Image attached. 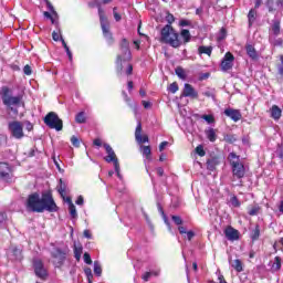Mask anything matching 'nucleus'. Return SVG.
Returning <instances> with one entry per match:
<instances>
[{
	"mask_svg": "<svg viewBox=\"0 0 283 283\" xmlns=\"http://www.w3.org/2000/svg\"><path fill=\"white\" fill-rule=\"evenodd\" d=\"M255 19H258V11L251 9L248 13L249 28L255 23Z\"/></svg>",
	"mask_w": 283,
	"mask_h": 283,
	"instance_id": "nucleus-22",
	"label": "nucleus"
},
{
	"mask_svg": "<svg viewBox=\"0 0 283 283\" xmlns=\"http://www.w3.org/2000/svg\"><path fill=\"white\" fill-rule=\"evenodd\" d=\"M161 41L171 48H180L182 45V41H180L178 32H176L174 27L169 24H166L161 29Z\"/></svg>",
	"mask_w": 283,
	"mask_h": 283,
	"instance_id": "nucleus-3",
	"label": "nucleus"
},
{
	"mask_svg": "<svg viewBox=\"0 0 283 283\" xmlns=\"http://www.w3.org/2000/svg\"><path fill=\"white\" fill-rule=\"evenodd\" d=\"M7 218L8 217H6V213L0 212V227H1V224H3V222H6Z\"/></svg>",
	"mask_w": 283,
	"mask_h": 283,
	"instance_id": "nucleus-59",
	"label": "nucleus"
},
{
	"mask_svg": "<svg viewBox=\"0 0 283 283\" xmlns=\"http://www.w3.org/2000/svg\"><path fill=\"white\" fill-rule=\"evenodd\" d=\"M266 6L269 8V12H273V11L277 10V8H275V6H274L273 0H268Z\"/></svg>",
	"mask_w": 283,
	"mask_h": 283,
	"instance_id": "nucleus-44",
	"label": "nucleus"
},
{
	"mask_svg": "<svg viewBox=\"0 0 283 283\" xmlns=\"http://www.w3.org/2000/svg\"><path fill=\"white\" fill-rule=\"evenodd\" d=\"M34 273L40 280H45L48 277V270L43 265V261L35 259L33 260Z\"/></svg>",
	"mask_w": 283,
	"mask_h": 283,
	"instance_id": "nucleus-10",
	"label": "nucleus"
},
{
	"mask_svg": "<svg viewBox=\"0 0 283 283\" xmlns=\"http://www.w3.org/2000/svg\"><path fill=\"white\" fill-rule=\"evenodd\" d=\"M83 253V248L82 247H78L74 249V255H75V260H81V255Z\"/></svg>",
	"mask_w": 283,
	"mask_h": 283,
	"instance_id": "nucleus-38",
	"label": "nucleus"
},
{
	"mask_svg": "<svg viewBox=\"0 0 283 283\" xmlns=\"http://www.w3.org/2000/svg\"><path fill=\"white\" fill-rule=\"evenodd\" d=\"M212 52H213V46L201 45L198 48L199 54H207V56H211Z\"/></svg>",
	"mask_w": 283,
	"mask_h": 283,
	"instance_id": "nucleus-24",
	"label": "nucleus"
},
{
	"mask_svg": "<svg viewBox=\"0 0 283 283\" xmlns=\"http://www.w3.org/2000/svg\"><path fill=\"white\" fill-rule=\"evenodd\" d=\"M205 133L208 140H210V143H216V140H218V135L216 134V129L209 128Z\"/></svg>",
	"mask_w": 283,
	"mask_h": 283,
	"instance_id": "nucleus-21",
	"label": "nucleus"
},
{
	"mask_svg": "<svg viewBox=\"0 0 283 283\" xmlns=\"http://www.w3.org/2000/svg\"><path fill=\"white\" fill-rule=\"evenodd\" d=\"M169 92H171V94H176V92H178V83L174 82L169 85L168 87Z\"/></svg>",
	"mask_w": 283,
	"mask_h": 283,
	"instance_id": "nucleus-42",
	"label": "nucleus"
},
{
	"mask_svg": "<svg viewBox=\"0 0 283 283\" xmlns=\"http://www.w3.org/2000/svg\"><path fill=\"white\" fill-rule=\"evenodd\" d=\"M233 61H235V57L231 54V52H227L221 61L222 72H229V70L233 67Z\"/></svg>",
	"mask_w": 283,
	"mask_h": 283,
	"instance_id": "nucleus-12",
	"label": "nucleus"
},
{
	"mask_svg": "<svg viewBox=\"0 0 283 283\" xmlns=\"http://www.w3.org/2000/svg\"><path fill=\"white\" fill-rule=\"evenodd\" d=\"M67 255V248H53L51 251V258L54 266L57 269L63 266V262H65V258Z\"/></svg>",
	"mask_w": 283,
	"mask_h": 283,
	"instance_id": "nucleus-5",
	"label": "nucleus"
},
{
	"mask_svg": "<svg viewBox=\"0 0 283 283\" xmlns=\"http://www.w3.org/2000/svg\"><path fill=\"white\" fill-rule=\"evenodd\" d=\"M181 96L190 97V98H198V92H196V88H193V86H191V84H185Z\"/></svg>",
	"mask_w": 283,
	"mask_h": 283,
	"instance_id": "nucleus-17",
	"label": "nucleus"
},
{
	"mask_svg": "<svg viewBox=\"0 0 283 283\" xmlns=\"http://www.w3.org/2000/svg\"><path fill=\"white\" fill-rule=\"evenodd\" d=\"M245 52L248 54V56H250V59H252V61H258L259 55H258V51L255 50V48L251 44L245 45Z\"/></svg>",
	"mask_w": 283,
	"mask_h": 283,
	"instance_id": "nucleus-18",
	"label": "nucleus"
},
{
	"mask_svg": "<svg viewBox=\"0 0 283 283\" xmlns=\"http://www.w3.org/2000/svg\"><path fill=\"white\" fill-rule=\"evenodd\" d=\"M11 254L13 256V260H23V253L21 251V249L14 247V248H11Z\"/></svg>",
	"mask_w": 283,
	"mask_h": 283,
	"instance_id": "nucleus-23",
	"label": "nucleus"
},
{
	"mask_svg": "<svg viewBox=\"0 0 283 283\" xmlns=\"http://www.w3.org/2000/svg\"><path fill=\"white\" fill-rule=\"evenodd\" d=\"M196 154H198V156H206V151H205V148L202 147V145H199L196 147Z\"/></svg>",
	"mask_w": 283,
	"mask_h": 283,
	"instance_id": "nucleus-40",
	"label": "nucleus"
},
{
	"mask_svg": "<svg viewBox=\"0 0 283 283\" xmlns=\"http://www.w3.org/2000/svg\"><path fill=\"white\" fill-rule=\"evenodd\" d=\"M232 174L234 178H244V174H247L244 169V164L240 161H233Z\"/></svg>",
	"mask_w": 283,
	"mask_h": 283,
	"instance_id": "nucleus-14",
	"label": "nucleus"
},
{
	"mask_svg": "<svg viewBox=\"0 0 283 283\" xmlns=\"http://www.w3.org/2000/svg\"><path fill=\"white\" fill-rule=\"evenodd\" d=\"M104 149L108 154V156H106L104 160L106 163H113L115 167V171H118V158L116 157V153L114 151V148H112L109 144H104Z\"/></svg>",
	"mask_w": 283,
	"mask_h": 283,
	"instance_id": "nucleus-11",
	"label": "nucleus"
},
{
	"mask_svg": "<svg viewBox=\"0 0 283 283\" xmlns=\"http://www.w3.org/2000/svg\"><path fill=\"white\" fill-rule=\"evenodd\" d=\"M46 7L49 8L50 12H52V14H55L56 17V11L54 10V6H52V2H50L49 0H45Z\"/></svg>",
	"mask_w": 283,
	"mask_h": 283,
	"instance_id": "nucleus-47",
	"label": "nucleus"
},
{
	"mask_svg": "<svg viewBox=\"0 0 283 283\" xmlns=\"http://www.w3.org/2000/svg\"><path fill=\"white\" fill-rule=\"evenodd\" d=\"M44 123L50 129H55L56 132H61L63 129V120L59 118L56 113L51 112L44 117Z\"/></svg>",
	"mask_w": 283,
	"mask_h": 283,
	"instance_id": "nucleus-6",
	"label": "nucleus"
},
{
	"mask_svg": "<svg viewBox=\"0 0 283 283\" xmlns=\"http://www.w3.org/2000/svg\"><path fill=\"white\" fill-rule=\"evenodd\" d=\"M71 143H72L73 147H81V142L78 140V137H76L74 135L71 137Z\"/></svg>",
	"mask_w": 283,
	"mask_h": 283,
	"instance_id": "nucleus-41",
	"label": "nucleus"
},
{
	"mask_svg": "<svg viewBox=\"0 0 283 283\" xmlns=\"http://www.w3.org/2000/svg\"><path fill=\"white\" fill-rule=\"evenodd\" d=\"M231 266L237 270L238 273H242L244 269L242 268V261L240 259H235L232 263Z\"/></svg>",
	"mask_w": 283,
	"mask_h": 283,
	"instance_id": "nucleus-27",
	"label": "nucleus"
},
{
	"mask_svg": "<svg viewBox=\"0 0 283 283\" xmlns=\"http://www.w3.org/2000/svg\"><path fill=\"white\" fill-rule=\"evenodd\" d=\"M217 165H218V161L216 159H208L207 169H209L210 171H213Z\"/></svg>",
	"mask_w": 283,
	"mask_h": 283,
	"instance_id": "nucleus-34",
	"label": "nucleus"
},
{
	"mask_svg": "<svg viewBox=\"0 0 283 283\" xmlns=\"http://www.w3.org/2000/svg\"><path fill=\"white\" fill-rule=\"evenodd\" d=\"M272 31L275 35L280 34V22H274V24L272 25Z\"/></svg>",
	"mask_w": 283,
	"mask_h": 283,
	"instance_id": "nucleus-43",
	"label": "nucleus"
},
{
	"mask_svg": "<svg viewBox=\"0 0 283 283\" xmlns=\"http://www.w3.org/2000/svg\"><path fill=\"white\" fill-rule=\"evenodd\" d=\"M282 269V259L280 256H275L274 262L272 264V271H280Z\"/></svg>",
	"mask_w": 283,
	"mask_h": 283,
	"instance_id": "nucleus-28",
	"label": "nucleus"
},
{
	"mask_svg": "<svg viewBox=\"0 0 283 283\" xmlns=\"http://www.w3.org/2000/svg\"><path fill=\"white\" fill-rule=\"evenodd\" d=\"M94 273L98 277H101V275L103 274V269L101 268V263H98V261L94 262Z\"/></svg>",
	"mask_w": 283,
	"mask_h": 283,
	"instance_id": "nucleus-31",
	"label": "nucleus"
},
{
	"mask_svg": "<svg viewBox=\"0 0 283 283\" xmlns=\"http://www.w3.org/2000/svg\"><path fill=\"white\" fill-rule=\"evenodd\" d=\"M0 178L4 182H12V179L14 178L12 168L7 163H0Z\"/></svg>",
	"mask_w": 283,
	"mask_h": 283,
	"instance_id": "nucleus-8",
	"label": "nucleus"
},
{
	"mask_svg": "<svg viewBox=\"0 0 283 283\" xmlns=\"http://www.w3.org/2000/svg\"><path fill=\"white\" fill-rule=\"evenodd\" d=\"M69 211H70L71 218L73 219L78 218V213L76 212V206L74 205L69 206Z\"/></svg>",
	"mask_w": 283,
	"mask_h": 283,
	"instance_id": "nucleus-36",
	"label": "nucleus"
},
{
	"mask_svg": "<svg viewBox=\"0 0 283 283\" xmlns=\"http://www.w3.org/2000/svg\"><path fill=\"white\" fill-rule=\"evenodd\" d=\"M132 72H134V66H132V64H127V70H126V74H132Z\"/></svg>",
	"mask_w": 283,
	"mask_h": 283,
	"instance_id": "nucleus-63",
	"label": "nucleus"
},
{
	"mask_svg": "<svg viewBox=\"0 0 283 283\" xmlns=\"http://www.w3.org/2000/svg\"><path fill=\"white\" fill-rule=\"evenodd\" d=\"M84 273L87 277L88 283H92V280L94 279V274L92 273V269L85 268Z\"/></svg>",
	"mask_w": 283,
	"mask_h": 283,
	"instance_id": "nucleus-37",
	"label": "nucleus"
},
{
	"mask_svg": "<svg viewBox=\"0 0 283 283\" xmlns=\"http://www.w3.org/2000/svg\"><path fill=\"white\" fill-rule=\"evenodd\" d=\"M27 211H32L33 213L49 211L50 213H54L56 211V202H54L51 193H43L41 196L34 192L29 195L27 199Z\"/></svg>",
	"mask_w": 283,
	"mask_h": 283,
	"instance_id": "nucleus-1",
	"label": "nucleus"
},
{
	"mask_svg": "<svg viewBox=\"0 0 283 283\" xmlns=\"http://www.w3.org/2000/svg\"><path fill=\"white\" fill-rule=\"evenodd\" d=\"M171 219H172V222H175V224H177V226L182 224V218H180L178 216H172Z\"/></svg>",
	"mask_w": 283,
	"mask_h": 283,
	"instance_id": "nucleus-46",
	"label": "nucleus"
},
{
	"mask_svg": "<svg viewBox=\"0 0 283 283\" xmlns=\"http://www.w3.org/2000/svg\"><path fill=\"white\" fill-rule=\"evenodd\" d=\"M224 235L227 240H230L231 242L235 240H240V232L235 230L233 227H228L224 229Z\"/></svg>",
	"mask_w": 283,
	"mask_h": 283,
	"instance_id": "nucleus-15",
	"label": "nucleus"
},
{
	"mask_svg": "<svg viewBox=\"0 0 283 283\" xmlns=\"http://www.w3.org/2000/svg\"><path fill=\"white\" fill-rule=\"evenodd\" d=\"M86 118H85V112H80L76 116H75V122L78 124H83L85 123Z\"/></svg>",
	"mask_w": 283,
	"mask_h": 283,
	"instance_id": "nucleus-33",
	"label": "nucleus"
},
{
	"mask_svg": "<svg viewBox=\"0 0 283 283\" xmlns=\"http://www.w3.org/2000/svg\"><path fill=\"white\" fill-rule=\"evenodd\" d=\"M202 118L203 120H206V123H209V124L214 122L213 115H202Z\"/></svg>",
	"mask_w": 283,
	"mask_h": 283,
	"instance_id": "nucleus-48",
	"label": "nucleus"
},
{
	"mask_svg": "<svg viewBox=\"0 0 283 283\" xmlns=\"http://www.w3.org/2000/svg\"><path fill=\"white\" fill-rule=\"evenodd\" d=\"M187 235V240H193V237L196 235V233H193V231H188L186 232Z\"/></svg>",
	"mask_w": 283,
	"mask_h": 283,
	"instance_id": "nucleus-58",
	"label": "nucleus"
},
{
	"mask_svg": "<svg viewBox=\"0 0 283 283\" xmlns=\"http://www.w3.org/2000/svg\"><path fill=\"white\" fill-rule=\"evenodd\" d=\"M224 115L228 116V118H231V120L234 123L242 119V113H240L238 109L228 108L224 111Z\"/></svg>",
	"mask_w": 283,
	"mask_h": 283,
	"instance_id": "nucleus-16",
	"label": "nucleus"
},
{
	"mask_svg": "<svg viewBox=\"0 0 283 283\" xmlns=\"http://www.w3.org/2000/svg\"><path fill=\"white\" fill-rule=\"evenodd\" d=\"M9 132H11V136H13V138H23V124L17 120L9 123Z\"/></svg>",
	"mask_w": 283,
	"mask_h": 283,
	"instance_id": "nucleus-9",
	"label": "nucleus"
},
{
	"mask_svg": "<svg viewBox=\"0 0 283 283\" xmlns=\"http://www.w3.org/2000/svg\"><path fill=\"white\" fill-rule=\"evenodd\" d=\"M140 151L147 160H151V147L150 146H140Z\"/></svg>",
	"mask_w": 283,
	"mask_h": 283,
	"instance_id": "nucleus-26",
	"label": "nucleus"
},
{
	"mask_svg": "<svg viewBox=\"0 0 283 283\" xmlns=\"http://www.w3.org/2000/svg\"><path fill=\"white\" fill-rule=\"evenodd\" d=\"M281 65L277 67L279 74L283 77V55H281Z\"/></svg>",
	"mask_w": 283,
	"mask_h": 283,
	"instance_id": "nucleus-57",
	"label": "nucleus"
},
{
	"mask_svg": "<svg viewBox=\"0 0 283 283\" xmlns=\"http://www.w3.org/2000/svg\"><path fill=\"white\" fill-rule=\"evenodd\" d=\"M24 127L28 132H32V129H34V126L30 122H24Z\"/></svg>",
	"mask_w": 283,
	"mask_h": 283,
	"instance_id": "nucleus-56",
	"label": "nucleus"
},
{
	"mask_svg": "<svg viewBox=\"0 0 283 283\" xmlns=\"http://www.w3.org/2000/svg\"><path fill=\"white\" fill-rule=\"evenodd\" d=\"M57 191L61 196V198H65V193H67V184L63 181V179H60V184L57 186Z\"/></svg>",
	"mask_w": 283,
	"mask_h": 283,
	"instance_id": "nucleus-20",
	"label": "nucleus"
},
{
	"mask_svg": "<svg viewBox=\"0 0 283 283\" xmlns=\"http://www.w3.org/2000/svg\"><path fill=\"white\" fill-rule=\"evenodd\" d=\"M84 262L85 264H92V256L87 252L84 253Z\"/></svg>",
	"mask_w": 283,
	"mask_h": 283,
	"instance_id": "nucleus-51",
	"label": "nucleus"
},
{
	"mask_svg": "<svg viewBox=\"0 0 283 283\" xmlns=\"http://www.w3.org/2000/svg\"><path fill=\"white\" fill-rule=\"evenodd\" d=\"M84 200H83V196H80L77 198V200L75 201L76 205H83Z\"/></svg>",
	"mask_w": 283,
	"mask_h": 283,
	"instance_id": "nucleus-64",
	"label": "nucleus"
},
{
	"mask_svg": "<svg viewBox=\"0 0 283 283\" xmlns=\"http://www.w3.org/2000/svg\"><path fill=\"white\" fill-rule=\"evenodd\" d=\"M180 36L182 39L181 43H189V41H191V33L187 29L181 30Z\"/></svg>",
	"mask_w": 283,
	"mask_h": 283,
	"instance_id": "nucleus-25",
	"label": "nucleus"
},
{
	"mask_svg": "<svg viewBox=\"0 0 283 283\" xmlns=\"http://www.w3.org/2000/svg\"><path fill=\"white\" fill-rule=\"evenodd\" d=\"M23 72H24V74H25L27 76H30V75L32 74V67L27 64V65L23 67Z\"/></svg>",
	"mask_w": 283,
	"mask_h": 283,
	"instance_id": "nucleus-52",
	"label": "nucleus"
},
{
	"mask_svg": "<svg viewBox=\"0 0 283 283\" xmlns=\"http://www.w3.org/2000/svg\"><path fill=\"white\" fill-rule=\"evenodd\" d=\"M160 211H161V213L164 216V222L168 227V231H171V223H169V220L167 219V216H165V212L163 211V209H160Z\"/></svg>",
	"mask_w": 283,
	"mask_h": 283,
	"instance_id": "nucleus-50",
	"label": "nucleus"
},
{
	"mask_svg": "<svg viewBox=\"0 0 283 283\" xmlns=\"http://www.w3.org/2000/svg\"><path fill=\"white\" fill-rule=\"evenodd\" d=\"M223 140L232 145V143H235V140H238V137H235V135L227 134L223 136Z\"/></svg>",
	"mask_w": 283,
	"mask_h": 283,
	"instance_id": "nucleus-30",
	"label": "nucleus"
},
{
	"mask_svg": "<svg viewBox=\"0 0 283 283\" xmlns=\"http://www.w3.org/2000/svg\"><path fill=\"white\" fill-rule=\"evenodd\" d=\"M271 116L274 120H280L282 117V109L277 105H273L271 108Z\"/></svg>",
	"mask_w": 283,
	"mask_h": 283,
	"instance_id": "nucleus-19",
	"label": "nucleus"
},
{
	"mask_svg": "<svg viewBox=\"0 0 283 283\" xmlns=\"http://www.w3.org/2000/svg\"><path fill=\"white\" fill-rule=\"evenodd\" d=\"M230 203L232 205V207H240V200H238V197L233 196L230 198Z\"/></svg>",
	"mask_w": 283,
	"mask_h": 283,
	"instance_id": "nucleus-39",
	"label": "nucleus"
},
{
	"mask_svg": "<svg viewBox=\"0 0 283 283\" xmlns=\"http://www.w3.org/2000/svg\"><path fill=\"white\" fill-rule=\"evenodd\" d=\"M167 145H169L168 142H163V143L159 145V151H165V147H167Z\"/></svg>",
	"mask_w": 283,
	"mask_h": 283,
	"instance_id": "nucleus-61",
	"label": "nucleus"
},
{
	"mask_svg": "<svg viewBox=\"0 0 283 283\" xmlns=\"http://www.w3.org/2000/svg\"><path fill=\"white\" fill-rule=\"evenodd\" d=\"M23 97L21 95L11 96L10 88L8 86L2 87V103L7 105V107H12V105H20Z\"/></svg>",
	"mask_w": 283,
	"mask_h": 283,
	"instance_id": "nucleus-7",
	"label": "nucleus"
},
{
	"mask_svg": "<svg viewBox=\"0 0 283 283\" xmlns=\"http://www.w3.org/2000/svg\"><path fill=\"white\" fill-rule=\"evenodd\" d=\"M113 14H114L115 21H120V14H118V12H116V8L113 9Z\"/></svg>",
	"mask_w": 283,
	"mask_h": 283,
	"instance_id": "nucleus-60",
	"label": "nucleus"
},
{
	"mask_svg": "<svg viewBox=\"0 0 283 283\" xmlns=\"http://www.w3.org/2000/svg\"><path fill=\"white\" fill-rule=\"evenodd\" d=\"M122 54L117 55L116 65L117 71L123 72V63H128L132 61V51H129V42L127 39H123L120 42Z\"/></svg>",
	"mask_w": 283,
	"mask_h": 283,
	"instance_id": "nucleus-4",
	"label": "nucleus"
},
{
	"mask_svg": "<svg viewBox=\"0 0 283 283\" xmlns=\"http://www.w3.org/2000/svg\"><path fill=\"white\" fill-rule=\"evenodd\" d=\"M180 28H187L188 25H191V22L189 20H181L179 21Z\"/></svg>",
	"mask_w": 283,
	"mask_h": 283,
	"instance_id": "nucleus-54",
	"label": "nucleus"
},
{
	"mask_svg": "<svg viewBox=\"0 0 283 283\" xmlns=\"http://www.w3.org/2000/svg\"><path fill=\"white\" fill-rule=\"evenodd\" d=\"M135 140L143 145V143H149V136L143 135V124L140 122L137 123L136 129H135Z\"/></svg>",
	"mask_w": 283,
	"mask_h": 283,
	"instance_id": "nucleus-13",
	"label": "nucleus"
},
{
	"mask_svg": "<svg viewBox=\"0 0 283 283\" xmlns=\"http://www.w3.org/2000/svg\"><path fill=\"white\" fill-rule=\"evenodd\" d=\"M101 3H112V0H96L94 3H91L90 6L91 8H98V17L101 21L103 35L108 41V43H114V36H112V32H109V21H107V17H105V11H103V8H101Z\"/></svg>",
	"mask_w": 283,
	"mask_h": 283,
	"instance_id": "nucleus-2",
	"label": "nucleus"
},
{
	"mask_svg": "<svg viewBox=\"0 0 283 283\" xmlns=\"http://www.w3.org/2000/svg\"><path fill=\"white\" fill-rule=\"evenodd\" d=\"M228 158L230 160L231 167H233V163H240V156H237L235 153H230Z\"/></svg>",
	"mask_w": 283,
	"mask_h": 283,
	"instance_id": "nucleus-32",
	"label": "nucleus"
},
{
	"mask_svg": "<svg viewBox=\"0 0 283 283\" xmlns=\"http://www.w3.org/2000/svg\"><path fill=\"white\" fill-rule=\"evenodd\" d=\"M149 277H151L150 272H146L142 275V280H144V282H149Z\"/></svg>",
	"mask_w": 283,
	"mask_h": 283,
	"instance_id": "nucleus-55",
	"label": "nucleus"
},
{
	"mask_svg": "<svg viewBox=\"0 0 283 283\" xmlns=\"http://www.w3.org/2000/svg\"><path fill=\"white\" fill-rule=\"evenodd\" d=\"M44 17H45L46 19H50L51 22L54 23V18H52V14H51L50 12L45 11V12H44Z\"/></svg>",
	"mask_w": 283,
	"mask_h": 283,
	"instance_id": "nucleus-62",
	"label": "nucleus"
},
{
	"mask_svg": "<svg viewBox=\"0 0 283 283\" xmlns=\"http://www.w3.org/2000/svg\"><path fill=\"white\" fill-rule=\"evenodd\" d=\"M166 21H167L168 25H171V23H174V21H176V18L174 17V14L167 13Z\"/></svg>",
	"mask_w": 283,
	"mask_h": 283,
	"instance_id": "nucleus-45",
	"label": "nucleus"
},
{
	"mask_svg": "<svg viewBox=\"0 0 283 283\" xmlns=\"http://www.w3.org/2000/svg\"><path fill=\"white\" fill-rule=\"evenodd\" d=\"M52 39H53V41H61V33L53 31Z\"/></svg>",
	"mask_w": 283,
	"mask_h": 283,
	"instance_id": "nucleus-53",
	"label": "nucleus"
},
{
	"mask_svg": "<svg viewBox=\"0 0 283 283\" xmlns=\"http://www.w3.org/2000/svg\"><path fill=\"white\" fill-rule=\"evenodd\" d=\"M259 211H260L259 207H253L249 210V216H258Z\"/></svg>",
	"mask_w": 283,
	"mask_h": 283,
	"instance_id": "nucleus-49",
	"label": "nucleus"
},
{
	"mask_svg": "<svg viewBox=\"0 0 283 283\" xmlns=\"http://www.w3.org/2000/svg\"><path fill=\"white\" fill-rule=\"evenodd\" d=\"M252 240H259L260 238V226H255L251 233Z\"/></svg>",
	"mask_w": 283,
	"mask_h": 283,
	"instance_id": "nucleus-35",
	"label": "nucleus"
},
{
	"mask_svg": "<svg viewBox=\"0 0 283 283\" xmlns=\"http://www.w3.org/2000/svg\"><path fill=\"white\" fill-rule=\"evenodd\" d=\"M176 74L178 77L182 78V81H185V78H187V73H185V69H182V66H178L175 70Z\"/></svg>",
	"mask_w": 283,
	"mask_h": 283,
	"instance_id": "nucleus-29",
	"label": "nucleus"
}]
</instances>
